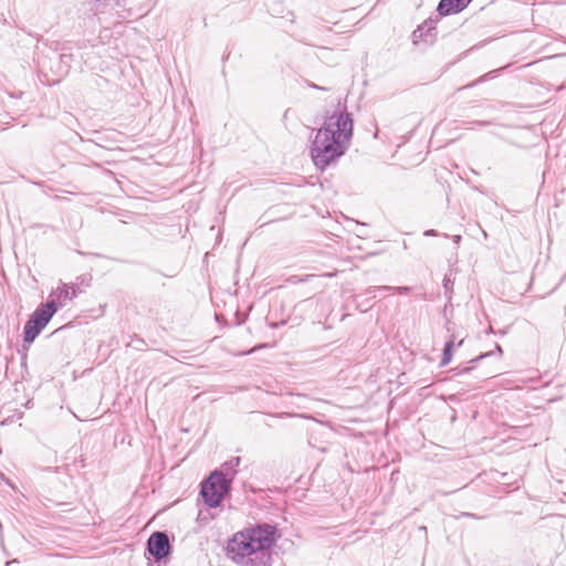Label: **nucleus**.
<instances>
[{
    "label": "nucleus",
    "mask_w": 566,
    "mask_h": 566,
    "mask_svg": "<svg viewBox=\"0 0 566 566\" xmlns=\"http://www.w3.org/2000/svg\"><path fill=\"white\" fill-rule=\"evenodd\" d=\"M495 352L499 354V356H502L503 350H502L501 345H499V344L495 345Z\"/></svg>",
    "instance_id": "412c9836"
},
{
    "label": "nucleus",
    "mask_w": 566,
    "mask_h": 566,
    "mask_svg": "<svg viewBox=\"0 0 566 566\" xmlns=\"http://www.w3.org/2000/svg\"><path fill=\"white\" fill-rule=\"evenodd\" d=\"M472 0H440L437 7L438 17H447L463 11Z\"/></svg>",
    "instance_id": "0eeeda50"
},
{
    "label": "nucleus",
    "mask_w": 566,
    "mask_h": 566,
    "mask_svg": "<svg viewBox=\"0 0 566 566\" xmlns=\"http://www.w3.org/2000/svg\"><path fill=\"white\" fill-rule=\"evenodd\" d=\"M147 552L156 560L161 562L171 551L169 538L165 532H154L147 541Z\"/></svg>",
    "instance_id": "39448f33"
},
{
    "label": "nucleus",
    "mask_w": 566,
    "mask_h": 566,
    "mask_svg": "<svg viewBox=\"0 0 566 566\" xmlns=\"http://www.w3.org/2000/svg\"><path fill=\"white\" fill-rule=\"evenodd\" d=\"M391 290H396L399 294H408L410 291V287L408 286H400V287H394L391 286Z\"/></svg>",
    "instance_id": "2eb2a0df"
},
{
    "label": "nucleus",
    "mask_w": 566,
    "mask_h": 566,
    "mask_svg": "<svg viewBox=\"0 0 566 566\" xmlns=\"http://www.w3.org/2000/svg\"><path fill=\"white\" fill-rule=\"evenodd\" d=\"M496 72H497V70L491 71V72L486 73L485 75L481 76L480 78L475 80L474 82L467 84L462 88H471V87L475 86L476 84L485 81V78L493 77Z\"/></svg>",
    "instance_id": "4468645a"
},
{
    "label": "nucleus",
    "mask_w": 566,
    "mask_h": 566,
    "mask_svg": "<svg viewBox=\"0 0 566 566\" xmlns=\"http://www.w3.org/2000/svg\"><path fill=\"white\" fill-rule=\"evenodd\" d=\"M56 312L57 303L54 300H48L35 308L23 327L24 349L35 340Z\"/></svg>",
    "instance_id": "20e7f679"
},
{
    "label": "nucleus",
    "mask_w": 566,
    "mask_h": 566,
    "mask_svg": "<svg viewBox=\"0 0 566 566\" xmlns=\"http://www.w3.org/2000/svg\"><path fill=\"white\" fill-rule=\"evenodd\" d=\"M447 331L451 332L450 323L447 324Z\"/></svg>",
    "instance_id": "cd10ccee"
},
{
    "label": "nucleus",
    "mask_w": 566,
    "mask_h": 566,
    "mask_svg": "<svg viewBox=\"0 0 566 566\" xmlns=\"http://www.w3.org/2000/svg\"><path fill=\"white\" fill-rule=\"evenodd\" d=\"M465 124H467V123H465V122H463V125H462V126H463V127H465V126H464ZM471 124L479 125V126H489L491 123H490V122H488V120H475V122H472Z\"/></svg>",
    "instance_id": "dca6fc26"
},
{
    "label": "nucleus",
    "mask_w": 566,
    "mask_h": 566,
    "mask_svg": "<svg viewBox=\"0 0 566 566\" xmlns=\"http://www.w3.org/2000/svg\"><path fill=\"white\" fill-rule=\"evenodd\" d=\"M308 86H310V87H313V88H316V90L326 91V88H325V87L318 86V85H316V84H314V83H310V84H308Z\"/></svg>",
    "instance_id": "aec40b11"
},
{
    "label": "nucleus",
    "mask_w": 566,
    "mask_h": 566,
    "mask_svg": "<svg viewBox=\"0 0 566 566\" xmlns=\"http://www.w3.org/2000/svg\"><path fill=\"white\" fill-rule=\"evenodd\" d=\"M491 355H493V352H492V350L486 352V353H483V354L479 355V356H478L475 359H473L472 361L481 360V359H483V358H485V357H489V356H491Z\"/></svg>",
    "instance_id": "f3484780"
},
{
    "label": "nucleus",
    "mask_w": 566,
    "mask_h": 566,
    "mask_svg": "<svg viewBox=\"0 0 566 566\" xmlns=\"http://www.w3.org/2000/svg\"><path fill=\"white\" fill-rule=\"evenodd\" d=\"M353 129L352 115L345 109L327 117L323 126L316 129L310 153L318 169L324 170L346 153Z\"/></svg>",
    "instance_id": "f257e3e1"
},
{
    "label": "nucleus",
    "mask_w": 566,
    "mask_h": 566,
    "mask_svg": "<svg viewBox=\"0 0 566 566\" xmlns=\"http://www.w3.org/2000/svg\"><path fill=\"white\" fill-rule=\"evenodd\" d=\"M426 237H433V235H438V232L433 229H430V230H427L424 231L423 233Z\"/></svg>",
    "instance_id": "6ab92c4d"
},
{
    "label": "nucleus",
    "mask_w": 566,
    "mask_h": 566,
    "mask_svg": "<svg viewBox=\"0 0 566 566\" xmlns=\"http://www.w3.org/2000/svg\"><path fill=\"white\" fill-rule=\"evenodd\" d=\"M453 241H454V243L459 244V242L461 241V235H459V234L453 235Z\"/></svg>",
    "instance_id": "4be33fe9"
},
{
    "label": "nucleus",
    "mask_w": 566,
    "mask_h": 566,
    "mask_svg": "<svg viewBox=\"0 0 566 566\" xmlns=\"http://www.w3.org/2000/svg\"><path fill=\"white\" fill-rule=\"evenodd\" d=\"M240 461H241V459L239 457H234L230 461L223 463V465L220 470L222 472V474L230 478L231 482L233 481V479L237 474V468L239 467Z\"/></svg>",
    "instance_id": "9b49d317"
},
{
    "label": "nucleus",
    "mask_w": 566,
    "mask_h": 566,
    "mask_svg": "<svg viewBox=\"0 0 566 566\" xmlns=\"http://www.w3.org/2000/svg\"><path fill=\"white\" fill-rule=\"evenodd\" d=\"M230 478L214 470L200 484V495L209 507H218L231 491Z\"/></svg>",
    "instance_id": "7ed1b4c3"
},
{
    "label": "nucleus",
    "mask_w": 566,
    "mask_h": 566,
    "mask_svg": "<svg viewBox=\"0 0 566 566\" xmlns=\"http://www.w3.org/2000/svg\"><path fill=\"white\" fill-rule=\"evenodd\" d=\"M38 64H39L40 66H44V61H42V62H41V61H38Z\"/></svg>",
    "instance_id": "bb28decb"
},
{
    "label": "nucleus",
    "mask_w": 566,
    "mask_h": 566,
    "mask_svg": "<svg viewBox=\"0 0 566 566\" xmlns=\"http://www.w3.org/2000/svg\"><path fill=\"white\" fill-rule=\"evenodd\" d=\"M70 292H76V295L81 292L78 286L74 283L69 284Z\"/></svg>",
    "instance_id": "a211bd4d"
},
{
    "label": "nucleus",
    "mask_w": 566,
    "mask_h": 566,
    "mask_svg": "<svg viewBox=\"0 0 566 566\" xmlns=\"http://www.w3.org/2000/svg\"><path fill=\"white\" fill-rule=\"evenodd\" d=\"M444 286L448 287V285H450V281L448 279H444Z\"/></svg>",
    "instance_id": "b1692460"
},
{
    "label": "nucleus",
    "mask_w": 566,
    "mask_h": 566,
    "mask_svg": "<svg viewBox=\"0 0 566 566\" xmlns=\"http://www.w3.org/2000/svg\"><path fill=\"white\" fill-rule=\"evenodd\" d=\"M486 333H494L493 328L490 326L489 329L486 331Z\"/></svg>",
    "instance_id": "a878e982"
},
{
    "label": "nucleus",
    "mask_w": 566,
    "mask_h": 566,
    "mask_svg": "<svg viewBox=\"0 0 566 566\" xmlns=\"http://www.w3.org/2000/svg\"><path fill=\"white\" fill-rule=\"evenodd\" d=\"M281 534L276 525L258 523L235 533L228 543V553L235 563L245 560V566H269V549Z\"/></svg>",
    "instance_id": "f03ea898"
},
{
    "label": "nucleus",
    "mask_w": 566,
    "mask_h": 566,
    "mask_svg": "<svg viewBox=\"0 0 566 566\" xmlns=\"http://www.w3.org/2000/svg\"><path fill=\"white\" fill-rule=\"evenodd\" d=\"M391 289L389 285L367 287L364 294L356 296L357 308L363 313L367 312L371 307L370 300L376 297L377 291H391Z\"/></svg>",
    "instance_id": "6e6552de"
},
{
    "label": "nucleus",
    "mask_w": 566,
    "mask_h": 566,
    "mask_svg": "<svg viewBox=\"0 0 566 566\" xmlns=\"http://www.w3.org/2000/svg\"><path fill=\"white\" fill-rule=\"evenodd\" d=\"M449 339H453V347H454L455 342H457V335L454 333H452Z\"/></svg>",
    "instance_id": "5701e85b"
},
{
    "label": "nucleus",
    "mask_w": 566,
    "mask_h": 566,
    "mask_svg": "<svg viewBox=\"0 0 566 566\" xmlns=\"http://www.w3.org/2000/svg\"><path fill=\"white\" fill-rule=\"evenodd\" d=\"M55 57L60 61V69L57 70L59 73H66L70 67V61L72 56L70 54H54Z\"/></svg>",
    "instance_id": "ddd939ff"
},
{
    "label": "nucleus",
    "mask_w": 566,
    "mask_h": 566,
    "mask_svg": "<svg viewBox=\"0 0 566 566\" xmlns=\"http://www.w3.org/2000/svg\"><path fill=\"white\" fill-rule=\"evenodd\" d=\"M497 333H499L500 335H502V336L505 334V332H504V331H499Z\"/></svg>",
    "instance_id": "c85d7f7f"
},
{
    "label": "nucleus",
    "mask_w": 566,
    "mask_h": 566,
    "mask_svg": "<svg viewBox=\"0 0 566 566\" xmlns=\"http://www.w3.org/2000/svg\"><path fill=\"white\" fill-rule=\"evenodd\" d=\"M453 339H448L444 344V347H443V350H442V357H441V360H440V366L441 367H444L447 366L451 359H452V356H453Z\"/></svg>",
    "instance_id": "f8f14e48"
},
{
    "label": "nucleus",
    "mask_w": 566,
    "mask_h": 566,
    "mask_svg": "<svg viewBox=\"0 0 566 566\" xmlns=\"http://www.w3.org/2000/svg\"><path fill=\"white\" fill-rule=\"evenodd\" d=\"M463 340H464V339H463V338H461V339L458 342L457 346H461V345L463 344Z\"/></svg>",
    "instance_id": "393cba45"
},
{
    "label": "nucleus",
    "mask_w": 566,
    "mask_h": 566,
    "mask_svg": "<svg viewBox=\"0 0 566 566\" xmlns=\"http://www.w3.org/2000/svg\"><path fill=\"white\" fill-rule=\"evenodd\" d=\"M115 3L116 0H92L88 2L87 10L92 15L98 17L104 13L107 8H113Z\"/></svg>",
    "instance_id": "9d476101"
},
{
    "label": "nucleus",
    "mask_w": 566,
    "mask_h": 566,
    "mask_svg": "<svg viewBox=\"0 0 566 566\" xmlns=\"http://www.w3.org/2000/svg\"><path fill=\"white\" fill-rule=\"evenodd\" d=\"M76 297V292H70L69 284L62 283L55 290H53L49 296V300H54L57 303V310L66 304L67 301H72Z\"/></svg>",
    "instance_id": "1a4fd4ad"
},
{
    "label": "nucleus",
    "mask_w": 566,
    "mask_h": 566,
    "mask_svg": "<svg viewBox=\"0 0 566 566\" xmlns=\"http://www.w3.org/2000/svg\"><path fill=\"white\" fill-rule=\"evenodd\" d=\"M439 21V17L429 18L423 23L418 25V28L412 32L411 40L415 45L423 42L427 45H432L437 40V23Z\"/></svg>",
    "instance_id": "423d86ee"
}]
</instances>
